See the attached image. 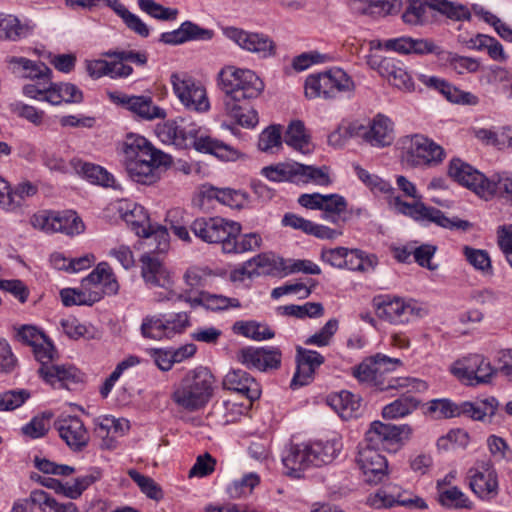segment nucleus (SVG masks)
<instances>
[{"label": "nucleus", "mask_w": 512, "mask_h": 512, "mask_svg": "<svg viewBox=\"0 0 512 512\" xmlns=\"http://www.w3.org/2000/svg\"><path fill=\"white\" fill-rule=\"evenodd\" d=\"M487 447L495 460L506 463L512 462V449L502 437L490 435L487 438Z\"/></svg>", "instance_id": "nucleus-60"}, {"label": "nucleus", "mask_w": 512, "mask_h": 512, "mask_svg": "<svg viewBox=\"0 0 512 512\" xmlns=\"http://www.w3.org/2000/svg\"><path fill=\"white\" fill-rule=\"evenodd\" d=\"M345 262L344 268L346 269L369 272L373 271L377 265V258L375 255H365L364 252L358 249H348Z\"/></svg>", "instance_id": "nucleus-50"}, {"label": "nucleus", "mask_w": 512, "mask_h": 512, "mask_svg": "<svg viewBox=\"0 0 512 512\" xmlns=\"http://www.w3.org/2000/svg\"><path fill=\"white\" fill-rule=\"evenodd\" d=\"M398 145L402 163L411 168L436 166L445 158L444 149L423 134L403 136Z\"/></svg>", "instance_id": "nucleus-10"}, {"label": "nucleus", "mask_w": 512, "mask_h": 512, "mask_svg": "<svg viewBox=\"0 0 512 512\" xmlns=\"http://www.w3.org/2000/svg\"><path fill=\"white\" fill-rule=\"evenodd\" d=\"M110 60H91L86 62V69L92 78H100L108 75L112 78L128 75L125 62L128 60V54L124 51H108L104 54Z\"/></svg>", "instance_id": "nucleus-27"}, {"label": "nucleus", "mask_w": 512, "mask_h": 512, "mask_svg": "<svg viewBox=\"0 0 512 512\" xmlns=\"http://www.w3.org/2000/svg\"><path fill=\"white\" fill-rule=\"evenodd\" d=\"M83 100L82 91L72 83H53L49 81L46 102L51 105L65 103H80Z\"/></svg>", "instance_id": "nucleus-40"}, {"label": "nucleus", "mask_w": 512, "mask_h": 512, "mask_svg": "<svg viewBox=\"0 0 512 512\" xmlns=\"http://www.w3.org/2000/svg\"><path fill=\"white\" fill-rule=\"evenodd\" d=\"M30 33V27L27 24L13 16L0 14V39L11 41L20 40Z\"/></svg>", "instance_id": "nucleus-46"}, {"label": "nucleus", "mask_w": 512, "mask_h": 512, "mask_svg": "<svg viewBox=\"0 0 512 512\" xmlns=\"http://www.w3.org/2000/svg\"><path fill=\"white\" fill-rule=\"evenodd\" d=\"M148 250L141 256V274L150 288H161L153 293L156 303H175L183 299V294L175 290L173 273L162 263L159 255L166 251H159L156 244L147 247Z\"/></svg>", "instance_id": "nucleus-8"}, {"label": "nucleus", "mask_w": 512, "mask_h": 512, "mask_svg": "<svg viewBox=\"0 0 512 512\" xmlns=\"http://www.w3.org/2000/svg\"><path fill=\"white\" fill-rule=\"evenodd\" d=\"M61 326L64 333L73 340L84 338L87 340L99 339L101 332L91 324H83L75 317H69L61 320Z\"/></svg>", "instance_id": "nucleus-45"}, {"label": "nucleus", "mask_w": 512, "mask_h": 512, "mask_svg": "<svg viewBox=\"0 0 512 512\" xmlns=\"http://www.w3.org/2000/svg\"><path fill=\"white\" fill-rule=\"evenodd\" d=\"M398 188L405 196L415 199L413 203L403 201L399 196H391L389 205L395 212L408 216L421 223H435L436 225L447 229L466 230L470 224L468 221L458 218L450 219L445 214L434 207L425 205L422 202V196L418 193L414 183L405 176H398L396 179Z\"/></svg>", "instance_id": "nucleus-3"}, {"label": "nucleus", "mask_w": 512, "mask_h": 512, "mask_svg": "<svg viewBox=\"0 0 512 512\" xmlns=\"http://www.w3.org/2000/svg\"><path fill=\"white\" fill-rule=\"evenodd\" d=\"M83 288L98 290L111 295L118 291V283L107 262H100L96 268L81 281Z\"/></svg>", "instance_id": "nucleus-31"}, {"label": "nucleus", "mask_w": 512, "mask_h": 512, "mask_svg": "<svg viewBox=\"0 0 512 512\" xmlns=\"http://www.w3.org/2000/svg\"><path fill=\"white\" fill-rule=\"evenodd\" d=\"M451 372L460 380L469 385L486 383L494 374L490 362L482 355L474 354L451 367Z\"/></svg>", "instance_id": "nucleus-24"}, {"label": "nucleus", "mask_w": 512, "mask_h": 512, "mask_svg": "<svg viewBox=\"0 0 512 512\" xmlns=\"http://www.w3.org/2000/svg\"><path fill=\"white\" fill-rule=\"evenodd\" d=\"M70 165L77 174L83 176L93 184L104 187H116L113 176L99 165L84 162L77 158L72 159Z\"/></svg>", "instance_id": "nucleus-35"}, {"label": "nucleus", "mask_w": 512, "mask_h": 512, "mask_svg": "<svg viewBox=\"0 0 512 512\" xmlns=\"http://www.w3.org/2000/svg\"><path fill=\"white\" fill-rule=\"evenodd\" d=\"M442 505L451 508H471L472 503L467 496L457 487H451L440 493Z\"/></svg>", "instance_id": "nucleus-62"}, {"label": "nucleus", "mask_w": 512, "mask_h": 512, "mask_svg": "<svg viewBox=\"0 0 512 512\" xmlns=\"http://www.w3.org/2000/svg\"><path fill=\"white\" fill-rule=\"evenodd\" d=\"M385 47L402 54H435L438 60H440L443 52V49L432 40L423 38L400 37L389 39L386 41Z\"/></svg>", "instance_id": "nucleus-29"}, {"label": "nucleus", "mask_w": 512, "mask_h": 512, "mask_svg": "<svg viewBox=\"0 0 512 512\" xmlns=\"http://www.w3.org/2000/svg\"><path fill=\"white\" fill-rule=\"evenodd\" d=\"M411 434L412 428L407 424L394 425L374 421L365 433L363 443L379 450H389L391 446L398 444L403 439H408Z\"/></svg>", "instance_id": "nucleus-22"}, {"label": "nucleus", "mask_w": 512, "mask_h": 512, "mask_svg": "<svg viewBox=\"0 0 512 512\" xmlns=\"http://www.w3.org/2000/svg\"><path fill=\"white\" fill-rule=\"evenodd\" d=\"M222 32L239 48L254 53L259 58H268L276 53L274 41L263 33L250 32L234 26L224 27Z\"/></svg>", "instance_id": "nucleus-19"}, {"label": "nucleus", "mask_w": 512, "mask_h": 512, "mask_svg": "<svg viewBox=\"0 0 512 512\" xmlns=\"http://www.w3.org/2000/svg\"><path fill=\"white\" fill-rule=\"evenodd\" d=\"M193 234L208 244H221L224 251V244L229 238L240 235L241 225L233 220L219 216L199 217L190 225Z\"/></svg>", "instance_id": "nucleus-14"}, {"label": "nucleus", "mask_w": 512, "mask_h": 512, "mask_svg": "<svg viewBox=\"0 0 512 512\" xmlns=\"http://www.w3.org/2000/svg\"><path fill=\"white\" fill-rule=\"evenodd\" d=\"M213 276L215 274L207 266H191L184 273L183 279L188 286L194 288L205 286Z\"/></svg>", "instance_id": "nucleus-59"}, {"label": "nucleus", "mask_w": 512, "mask_h": 512, "mask_svg": "<svg viewBox=\"0 0 512 512\" xmlns=\"http://www.w3.org/2000/svg\"><path fill=\"white\" fill-rule=\"evenodd\" d=\"M130 479L137 484L147 498L154 501H160L163 498L162 488L151 477L130 469Z\"/></svg>", "instance_id": "nucleus-54"}, {"label": "nucleus", "mask_w": 512, "mask_h": 512, "mask_svg": "<svg viewBox=\"0 0 512 512\" xmlns=\"http://www.w3.org/2000/svg\"><path fill=\"white\" fill-rule=\"evenodd\" d=\"M54 427L72 451L80 452L87 447L90 435L80 417L61 415L55 420Z\"/></svg>", "instance_id": "nucleus-25"}, {"label": "nucleus", "mask_w": 512, "mask_h": 512, "mask_svg": "<svg viewBox=\"0 0 512 512\" xmlns=\"http://www.w3.org/2000/svg\"><path fill=\"white\" fill-rule=\"evenodd\" d=\"M354 170L358 178L371 190L382 193H392L393 187L387 181L383 180L375 174L369 173L359 165H354Z\"/></svg>", "instance_id": "nucleus-61"}, {"label": "nucleus", "mask_w": 512, "mask_h": 512, "mask_svg": "<svg viewBox=\"0 0 512 512\" xmlns=\"http://www.w3.org/2000/svg\"><path fill=\"white\" fill-rule=\"evenodd\" d=\"M31 224L47 233L61 232L73 236L84 231V223L73 211L36 214L31 218Z\"/></svg>", "instance_id": "nucleus-20"}, {"label": "nucleus", "mask_w": 512, "mask_h": 512, "mask_svg": "<svg viewBox=\"0 0 512 512\" xmlns=\"http://www.w3.org/2000/svg\"><path fill=\"white\" fill-rule=\"evenodd\" d=\"M328 403L345 420L356 416L361 406L360 398L347 390L330 395Z\"/></svg>", "instance_id": "nucleus-39"}, {"label": "nucleus", "mask_w": 512, "mask_h": 512, "mask_svg": "<svg viewBox=\"0 0 512 512\" xmlns=\"http://www.w3.org/2000/svg\"><path fill=\"white\" fill-rule=\"evenodd\" d=\"M258 147L263 152L274 153L282 147V131L280 125H272L259 135Z\"/></svg>", "instance_id": "nucleus-55"}, {"label": "nucleus", "mask_w": 512, "mask_h": 512, "mask_svg": "<svg viewBox=\"0 0 512 512\" xmlns=\"http://www.w3.org/2000/svg\"><path fill=\"white\" fill-rule=\"evenodd\" d=\"M237 360L247 368L267 371L280 366L281 354L276 348L244 347L237 353Z\"/></svg>", "instance_id": "nucleus-26"}, {"label": "nucleus", "mask_w": 512, "mask_h": 512, "mask_svg": "<svg viewBox=\"0 0 512 512\" xmlns=\"http://www.w3.org/2000/svg\"><path fill=\"white\" fill-rule=\"evenodd\" d=\"M448 174L455 181L486 200L492 198L498 191L496 173L491 178H487L483 173L460 159H453L450 162Z\"/></svg>", "instance_id": "nucleus-13"}, {"label": "nucleus", "mask_w": 512, "mask_h": 512, "mask_svg": "<svg viewBox=\"0 0 512 512\" xmlns=\"http://www.w3.org/2000/svg\"><path fill=\"white\" fill-rule=\"evenodd\" d=\"M219 87L224 93V111L235 112V103L257 98L264 90V83L250 69L226 66L219 72Z\"/></svg>", "instance_id": "nucleus-5"}, {"label": "nucleus", "mask_w": 512, "mask_h": 512, "mask_svg": "<svg viewBox=\"0 0 512 512\" xmlns=\"http://www.w3.org/2000/svg\"><path fill=\"white\" fill-rule=\"evenodd\" d=\"M130 112L145 121L164 119L167 115L165 109L154 104L150 94L139 96L130 95Z\"/></svg>", "instance_id": "nucleus-37"}, {"label": "nucleus", "mask_w": 512, "mask_h": 512, "mask_svg": "<svg viewBox=\"0 0 512 512\" xmlns=\"http://www.w3.org/2000/svg\"><path fill=\"white\" fill-rule=\"evenodd\" d=\"M373 305L379 318L393 324L408 323L413 317L425 314V310L415 302L389 295L374 298Z\"/></svg>", "instance_id": "nucleus-16"}, {"label": "nucleus", "mask_w": 512, "mask_h": 512, "mask_svg": "<svg viewBox=\"0 0 512 512\" xmlns=\"http://www.w3.org/2000/svg\"><path fill=\"white\" fill-rule=\"evenodd\" d=\"M367 144L383 148L392 144L394 140L393 122L382 114L376 115L367 122Z\"/></svg>", "instance_id": "nucleus-33"}, {"label": "nucleus", "mask_w": 512, "mask_h": 512, "mask_svg": "<svg viewBox=\"0 0 512 512\" xmlns=\"http://www.w3.org/2000/svg\"><path fill=\"white\" fill-rule=\"evenodd\" d=\"M130 230L138 237H142L143 245L152 247L156 244L159 251H167L169 248V234L167 229L161 226L153 227L144 207L135 204L130 209Z\"/></svg>", "instance_id": "nucleus-17"}, {"label": "nucleus", "mask_w": 512, "mask_h": 512, "mask_svg": "<svg viewBox=\"0 0 512 512\" xmlns=\"http://www.w3.org/2000/svg\"><path fill=\"white\" fill-rule=\"evenodd\" d=\"M190 325L187 312L169 314L166 317H146L141 325L142 335L151 339L173 338L183 333Z\"/></svg>", "instance_id": "nucleus-18"}, {"label": "nucleus", "mask_w": 512, "mask_h": 512, "mask_svg": "<svg viewBox=\"0 0 512 512\" xmlns=\"http://www.w3.org/2000/svg\"><path fill=\"white\" fill-rule=\"evenodd\" d=\"M338 330V321L336 319H330L321 328L320 331L309 336L305 340L306 345H315L318 347L327 346L330 344L332 337Z\"/></svg>", "instance_id": "nucleus-63"}, {"label": "nucleus", "mask_w": 512, "mask_h": 512, "mask_svg": "<svg viewBox=\"0 0 512 512\" xmlns=\"http://www.w3.org/2000/svg\"><path fill=\"white\" fill-rule=\"evenodd\" d=\"M469 486L482 500H492L499 493L498 474L491 461H482L468 471Z\"/></svg>", "instance_id": "nucleus-21"}, {"label": "nucleus", "mask_w": 512, "mask_h": 512, "mask_svg": "<svg viewBox=\"0 0 512 512\" xmlns=\"http://www.w3.org/2000/svg\"><path fill=\"white\" fill-rule=\"evenodd\" d=\"M439 61L449 66L460 75L465 73H475L480 67V63L476 58L461 56L445 50H443Z\"/></svg>", "instance_id": "nucleus-48"}, {"label": "nucleus", "mask_w": 512, "mask_h": 512, "mask_svg": "<svg viewBox=\"0 0 512 512\" xmlns=\"http://www.w3.org/2000/svg\"><path fill=\"white\" fill-rule=\"evenodd\" d=\"M9 69L17 77L29 78L35 81H47L51 79L52 71L42 62H35L24 57L7 58Z\"/></svg>", "instance_id": "nucleus-32"}, {"label": "nucleus", "mask_w": 512, "mask_h": 512, "mask_svg": "<svg viewBox=\"0 0 512 512\" xmlns=\"http://www.w3.org/2000/svg\"><path fill=\"white\" fill-rule=\"evenodd\" d=\"M202 307L211 311H223L229 308H239L241 306L237 298H229L220 294L201 293Z\"/></svg>", "instance_id": "nucleus-56"}, {"label": "nucleus", "mask_w": 512, "mask_h": 512, "mask_svg": "<svg viewBox=\"0 0 512 512\" xmlns=\"http://www.w3.org/2000/svg\"><path fill=\"white\" fill-rule=\"evenodd\" d=\"M94 433L103 440L102 446L111 448L110 442L124 433L123 423L110 415L97 417L94 420Z\"/></svg>", "instance_id": "nucleus-41"}, {"label": "nucleus", "mask_w": 512, "mask_h": 512, "mask_svg": "<svg viewBox=\"0 0 512 512\" xmlns=\"http://www.w3.org/2000/svg\"><path fill=\"white\" fill-rule=\"evenodd\" d=\"M400 366H402L400 359L378 353L353 367L351 373L360 384L378 391L407 390V392L422 393L428 389V384L418 378L387 377L390 372Z\"/></svg>", "instance_id": "nucleus-1"}, {"label": "nucleus", "mask_w": 512, "mask_h": 512, "mask_svg": "<svg viewBox=\"0 0 512 512\" xmlns=\"http://www.w3.org/2000/svg\"><path fill=\"white\" fill-rule=\"evenodd\" d=\"M60 297L64 306L87 305L92 306L94 303L103 298V293L98 290L83 288H64L60 291Z\"/></svg>", "instance_id": "nucleus-43"}, {"label": "nucleus", "mask_w": 512, "mask_h": 512, "mask_svg": "<svg viewBox=\"0 0 512 512\" xmlns=\"http://www.w3.org/2000/svg\"><path fill=\"white\" fill-rule=\"evenodd\" d=\"M367 135V123L360 120L343 122L329 134L328 144L335 148H342L350 139H360L367 143Z\"/></svg>", "instance_id": "nucleus-34"}, {"label": "nucleus", "mask_w": 512, "mask_h": 512, "mask_svg": "<svg viewBox=\"0 0 512 512\" xmlns=\"http://www.w3.org/2000/svg\"><path fill=\"white\" fill-rule=\"evenodd\" d=\"M234 331L256 341L267 340L274 337V332L268 326L254 321L236 322L234 324Z\"/></svg>", "instance_id": "nucleus-52"}, {"label": "nucleus", "mask_w": 512, "mask_h": 512, "mask_svg": "<svg viewBox=\"0 0 512 512\" xmlns=\"http://www.w3.org/2000/svg\"><path fill=\"white\" fill-rule=\"evenodd\" d=\"M323 207L321 208L322 219L340 225L347 221L348 203L346 199L339 194H327L323 198Z\"/></svg>", "instance_id": "nucleus-38"}, {"label": "nucleus", "mask_w": 512, "mask_h": 512, "mask_svg": "<svg viewBox=\"0 0 512 512\" xmlns=\"http://www.w3.org/2000/svg\"><path fill=\"white\" fill-rule=\"evenodd\" d=\"M261 174L273 182L314 183L321 186H326L330 183L326 167L304 165L296 161H287L263 167Z\"/></svg>", "instance_id": "nucleus-11"}, {"label": "nucleus", "mask_w": 512, "mask_h": 512, "mask_svg": "<svg viewBox=\"0 0 512 512\" xmlns=\"http://www.w3.org/2000/svg\"><path fill=\"white\" fill-rule=\"evenodd\" d=\"M281 314L303 319L305 317L317 318L324 314L321 303L307 302L303 305H286L278 308Z\"/></svg>", "instance_id": "nucleus-53"}, {"label": "nucleus", "mask_w": 512, "mask_h": 512, "mask_svg": "<svg viewBox=\"0 0 512 512\" xmlns=\"http://www.w3.org/2000/svg\"><path fill=\"white\" fill-rule=\"evenodd\" d=\"M305 95L310 99L319 97L324 99H334L328 71L309 75L306 78Z\"/></svg>", "instance_id": "nucleus-44"}, {"label": "nucleus", "mask_w": 512, "mask_h": 512, "mask_svg": "<svg viewBox=\"0 0 512 512\" xmlns=\"http://www.w3.org/2000/svg\"><path fill=\"white\" fill-rule=\"evenodd\" d=\"M223 387L237 392L249 400L258 399L261 394L257 381L248 372L241 369L229 371L223 379Z\"/></svg>", "instance_id": "nucleus-30"}, {"label": "nucleus", "mask_w": 512, "mask_h": 512, "mask_svg": "<svg viewBox=\"0 0 512 512\" xmlns=\"http://www.w3.org/2000/svg\"><path fill=\"white\" fill-rule=\"evenodd\" d=\"M284 142L302 154H309L313 150L311 137L300 120L290 122L284 135Z\"/></svg>", "instance_id": "nucleus-36"}, {"label": "nucleus", "mask_w": 512, "mask_h": 512, "mask_svg": "<svg viewBox=\"0 0 512 512\" xmlns=\"http://www.w3.org/2000/svg\"><path fill=\"white\" fill-rule=\"evenodd\" d=\"M33 348L36 360L40 363L39 376L55 389H69L71 384L81 380L77 368L72 365H57L53 361L58 356L53 343L45 336L43 342L37 343Z\"/></svg>", "instance_id": "nucleus-9"}, {"label": "nucleus", "mask_w": 512, "mask_h": 512, "mask_svg": "<svg viewBox=\"0 0 512 512\" xmlns=\"http://www.w3.org/2000/svg\"><path fill=\"white\" fill-rule=\"evenodd\" d=\"M367 503L374 508H383V507H391L394 504H400L403 506L414 505L418 508H426L427 505L421 498L411 499L404 498L401 494H392L387 492L386 490H379L374 495H370L367 499Z\"/></svg>", "instance_id": "nucleus-42"}, {"label": "nucleus", "mask_w": 512, "mask_h": 512, "mask_svg": "<svg viewBox=\"0 0 512 512\" xmlns=\"http://www.w3.org/2000/svg\"><path fill=\"white\" fill-rule=\"evenodd\" d=\"M157 135L163 143L181 149L193 147L199 152L215 155L222 160L235 161L240 156L234 147L212 138L201 128L195 124H187L182 118L158 125Z\"/></svg>", "instance_id": "nucleus-2"}, {"label": "nucleus", "mask_w": 512, "mask_h": 512, "mask_svg": "<svg viewBox=\"0 0 512 512\" xmlns=\"http://www.w3.org/2000/svg\"><path fill=\"white\" fill-rule=\"evenodd\" d=\"M240 103H235V112L224 111L225 114L242 127L254 128L259 122L257 111L251 107H243Z\"/></svg>", "instance_id": "nucleus-58"}, {"label": "nucleus", "mask_w": 512, "mask_h": 512, "mask_svg": "<svg viewBox=\"0 0 512 512\" xmlns=\"http://www.w3.org/2000/svg\"><path fill=\"white\" fill-rule=\"evenodd\" d=\"M419 403V400L412 396H402L385 405L382 409V416L385 419L403 418L416 410Z\"/></svg>", "instance_id": "nucleus-47"}, {"label": "nucleus", "mask_w": 512, "mask_h": 512, "mask_svg": "<svg viewBox=\"0 0 512 512\" xmlns=\"http://www.w3.org/2000/svg\"><path fill=\"white\" fill-rule=\"evenodd\" d=\"M336 440L293 444L282 455L284 472L290 477L300 478L306 470L331 463L340 452Z\"/></svg>", "instance_id": "nucleus-4"}, {"label": "nucleus", "mask_w": 512, "mask_h": 512, "mask_svg": "<svg viewBox=\"0 0 512 512\" xmlns=\"http://www.w3.org/2000/svg\"><path fill=\"white\" fill-rule=\"evenodd\" d=\"M171 164V157L157 149L138 134L130 133V179L150 185L157 178V168Z\"/></svg>", "instance_id": "nucleus-7"}, {"label": "nucleus", "mask_w": 512, "mask_h": 512, "mask_svg": "<svg viewBox=\"0 0 512 512\" xmlns=\"http://www.w3.org/2000/svg\"><path fill=\"white\" fill-rule=\"evenodd\" d=\"M239 235L229 238L224 244L225 253H243L255 251L261 246L262 239L257 233L245 234L241 240H237Z\"/></svg>", "instance_id": "nucleus-51"}, {"label": "nucleus", "mask_w": 512, "mask_h": 512, "mask_svg": "<svg viewBox=\"0 0 512 512\" xmlns=\"http://www.w3.org/2000/svg\"><path fill=\"white\" fill-rule=\"evenodd\" d=\"M260 482L256 473L245 474L241 479L234 480L227 487V493L231 498L238 499L249 495Z\"/></svg>", "instance_id": "nucleus-57"}, {"label": "nucleus", "mask_w": 512, "mask_h": 512, "mask_svg": "<svg viewBox=\"0 0 512 512\" xmlns=\"http://www.w3.org/2000/svg\"><path fill=\"white\" fill-rule=\"evenodd\" d=\"M356 463L368 483L378 484L387 476V460L376 447L361 442L358 446Z\"/></svg>", "instance_id": "nucleus-23"}, {"label": "nucleus", "mask_w": 512, "mask_h": 512, "mask_svg": "<svg viewBox=\"0 0 512 512\" xmlns=\"http://www.w3.org/2000/svg\"><path fill=\"white\" fill-rule=\"evenodd\" d=\"M428 412L436 419L459 415L458 406L448 399H434L429 402Z\"/></svg>", "instance_id": "nucleus-64"}, {"label": "nucleus", "mask_w": 512, "mask_h": 512, "mask_svg": "<svg viewBox=\"0 0 512 512\" xmlns=\"http://www.w3.org/2000/svg\"><path fill=\"white\" fill-rule=\"evenodd\" d=\"M170 81L175 95L186 109L198 113L210 109L206 89L191 76L186 73H173Z\"/></svg>", "instance_id": "nucleus-15"}, {"label": "nucleus", "mask_w": 512, "mask_h": 512, "mask_svg": "<svg viewBox=\"0 0 512 512\" xmlns=\"http://www.w3.org/2000/svg\"><path fill=\"white\" fill-rule=\"evenodd\" d=\"M329 79L333 89V98L340 95L350 96L355 90V83L352 78L341 68L328 70Z\"/></svg>", "instance_id": "nucleus-49"}, {"label": "nucleus", "mask_w": 512, "mask_h": 512, "mask_svg": "<svg viewBox=\"0 0 512 512\" xmlns=\"http://www.w3.org/2000/svg\"><path fill=\"white\" fill-rule=\"evenodd\" d=\"M215 377L205 367L188 372L172 393V400L180 408L194 412L204 408L214 394Z\"/></svg>", "instance_id": "nucleus-6"}, {"label": "nucleus", "mask_w": 512, "mask_h": 512, "mask_svg": "<svg viewBox=\"0 0 512 512\" xmlns=\"http://www.w3.org/2000/svg\"><path fill=\"white\" fill-rule=\"evenodd\" d=\"M435 10L456 21L470 18V11L461 4L448 0H408V6L402 15L406 24L419 25L428 21V11Z\"/></svg>", "instance_id": "nucleus-12"}, {"label": "nucleus", "mask_w": 512, "mask_h": 512, "mask_svg": "<svg viewBox=\"0 0 512 512\" xmlns=\"http://www.w3.org/2000/svg\"><path fill=\"white\" fill-rule=\"evenodd\" d=\"M373 68H377L379 74L386 78L389 83L398 89L412 91L414 83L403 64L395 58H383L379 61L369 62Z\"/></svg>", "instance_id": "nucleus-28"}]
</instances>
